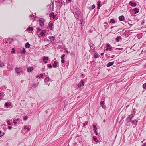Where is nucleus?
Instances as JSON below:
<instances>
[{
	"label": "nucleus",
	"instance_id": "obj_1",
	"mask_svg": "<svg viewBox=\"0 0 146 146\" xmlns=\"http://www.w3.org/2000/svg\"><path fill=\"white\" fill-rule=\"evenodd\" d=\"M73 13L77 20L78 19H82V18L83 17L80 11L78 9L73 8Z\"/></svg>",
	"mask_w": 146,
	"mask_h": 146
},
{
	"label": "nucleus",
	"instance_id": "obj_2",
	"mask_svg": "<svg viewBox=\"0 0 146 146\" xmlns=\"http://www.w3.org/2000/svg\"><path fill=\"white\" fill-rule=\"evenodd\" d=\"M40 25L41 27H43L44 25L45 20L43 18H40L38 20Z\"/></svg>",
	"mask_w": 146,
	"mask_h": 146
},
{
	"label": "nucleus",
	"instance_id": "obj_3",
	"mask_svg": "<svg viewBox=\"0 0 146 146\" xmlns=\"http://www.w3.org/2000/svg\"><path fill=\"white\" fill-rule=\"evenodd\" d=\"M134 117L133 114H131L126 119V121L127 123L131 122L132 118Z\"/></svg>",
	"mask_w": 146,
	"mask_h": 146
},
{
	"label": "nucleus",
	"instance_id": "obj_4",
	"mask_svg": "<svg viewBox=\"0 0 146 146\" xmlns=\"http://www.w3.org/2000/svg\"><path fill=\"white\" fill-rule=\"evenodd\" d=\"M131 122L132 124L133 127V128H135L136 127V126L137 123L138 121L136 120H132L131 121Z\"/></svg>",
	"mask_w": 146,
	"mask_h": 146
},
{
	"label": "nucleus",
	"instance_id": "obj_5",
	"mask_svg": "<svg viewBox=\"0 0 146 146\" xmlns=\"http://www.w3.org/2000/svg\"><path fill=\"white\" fill-rule=\"evenodd\" d=\"M49 38L50 39V41L52 42L53 44H55V38L54 37L52 36H49Z\"/></svg>",
	"mask_w": 146,
	"mask_h": 146
},
{
	"label": "nucleus",
	"instance_id": "obj_6",
	"mask_svg": "<svg viewBox=\"0 0 146 146\" xmlns=\"http://www.w3.org/2000/svg\"><path fill=\"white\" fill-rule=\"evenodd\" d=\"M93 56L96 59L100 57V56L99 55L97 52L96 51L94 52Z\"/></svg>",
	"mask_w": 146,
	"mask_h": 146
},
{
	"label": "nucleus",
	"instance_id": "obj_7",
	"mask_svg": "<svg viewBox=\"0 0 146 146\" xmlns=\"http://www.w3.org/2000/svg\"><path fill=\"white\" fill-rule=\"evenodd\" d=\"M15 71L18 74H19L21 72V68H17L15 69Z\"/></svg>",
	"mask_w": 146,
	"mask_h": 146
},
{
	"label": "nucleus",
	"instance_id": "obj_8",
	"mask_svg": "<svg viewBox=\"0 0 146 146\" xmlns=\"http://www.w3.org/2000/svg\"><path fill=\"white\" fill-rule=\"evenodd\" d=\"M129 4L132 7H135L136 6L137 4L135 2L130 1L129 2Z\"/></svg>",
	"mask_w": 146,
	"mask_h": 146
},
{
	"label": "nucleus",
	"instance_id": "obj_9",
	"mask_svg": "<svg viewBox=\"0 0 146 146\" xmlns=\"http://www.w3.org/2000/svg\"><path fill=\"white\" fill-rule=\"evenodd\" d=\"M93 130L94 131V133H95V134L96 135H98V133L97 132V131H96V130H97V128L96 127V125L94 124L93 125Z\"/></svg>",
	"mask_w": 146,
	"mask_h": 146
},
{
	"label": "nucleus",
	"instance_id": "obj_10",
	"mask_svg": "<svg viewBox=\"0 0 146 146\" xmlns=\"http://www.w3.org/2000/svg\"><path fill=\"white\" fill-rule=\"evenodd\" d=\"M53 24L51 22H50L48 24V27L50 30H52L54 27L53 26Z\"/></svg>",
	"mask_w": 146,
	"mask_h": 146
},
{
	"label": "nucleus",
	"instance_id": "obj_11",
	"mask_svg": "<svg viewBox=\"0 0 146 146\" xmlns=\"http://www.w3.org/2000/svg\"><path fill=\"white\" fill-rule=\"evenodd\" d=\"M84 83L83 80H81L80 82V83L78 85V87L79 88L81 87L82 86H84Z\"/></svg>",
	"mask_w": 146,
	"mask_h": 146
},
{
	"label": "nucleus",
	"instance_id": "obj_12",
	"mask_svg": "<svg viewBox=\"0 0 146 146\" xmlns=\"http://www.w3.org/2000/svg\"><path fill=\"white\" fill-rule=\"evenodd\" d=\"M46 31L45 30H43L40 33L39 35L42 36H44L45 35V33Z\"/></svg>",
	"mask_w": 146,
	"mask_h": 146
},
{
	"label": "nucleus",
	"instance_id": "obj_13",
	"mask_svg": "<svg viewBox=\"0 0 146 146\" xmlns=\"http://www.w3.org/2000/svg\"><path fill=\"white\" fill-rule=\"evenodd\" d=\"M114 64V62H109L107 64L106 66L107 67H109L110 66H112V65H113Z\"/></svg>",
	"mask_w": 146,
	"mask_h": 146
},
{
	"label": "nucleus",
	"instance_id": "obj_14",
	"mask_svg": "<svg viewBox=\"0 0 146 146\" xmlns=\"http://www.w3.org/2000/svg\"><path fill=\"white\" fill-rule=\"evenodd\" d=\"M78 20L79 21H80V22L81 25L82 26H83V25L84 24V22H83V17L81 19H78Z\"/></svg>",
	"mask_w": 146,
	"mask_h": 146
},
{
	"label": "nucleus",
	"instance_id": "obj_15",
	"mask_svg": "<svg viewBox=\"0 0 146 146\" xmlns=\"http://www.w3.org/2000/svg\"><path fill=\"white\" fill-rule=\"evenodd\" d=\"M119 19L120 21H123L125 19V17L123 15L120 16L119 17Z\"/></svg>",
	"mask_w": 146,
	"mask_h": 146
},
{
	"label": "nucleus",
	"instance_id": "obj_16",
	"mask_svg": "<svg viewBox=\"0 0 146 146\" xmlns=\"http://www.w3.org/2000/svg\"><path fill=\"white\" fill-rule=\"evenodd\" d=\"M48 59V57H43V62L45 63H47V61H45V60H47Z\"/></svg>",
	"mask_w": 146,
	"mask_h": 146
},
{
	"label": "nucleus",
	"instance_id": "obj_17",
	"mask_svg": "<svg viewBox=\"0 0 146 146\" xmlns=\"http://www.w3.org/2000/svg\"><path fill=\"white\" fill-rule=\"evenodd\" d=\"M39 83H34L32 85V86L33 88H35L36 87H37Z\"/></svg>",
	"mask_w": 146,
	"mask_h": 146
},
{
	"label": "nucleus",
	"instance_id": "obj_18",
	"mask_svg": "<svg viewBox=\"0 0 146 146\" xmlns=\"http://www.w3.org/2000/svg\"><path fill=\"white\" fill-rule=\"evenodd\" d=\"M111 45L109 44H108L106 45L107 49H109V50H111V48H112V47H110Z\"/></svg>",
	"mask_w": 146,
	"mask_h": 146
},
{
	"label": "nucleus",
	"instance_id": "obj_19",
	"mask_svg": "<svg viewBox=\"0 0 146 146\" xmlns=\"http://www.w3.org/2000/svg\"><path fill=\"white\" fill-rule=\"evenodd\" d=\"M33 68L32 67L30 68H27V71L29 72H31L33 70Z\"/></svg>",
	"mask_w": 146,
	"mask_h": 146
},
{
	"label": "nucleus",
	"instance_id": "obj_20",
	"mask_svg": "<svg viewBox=\"0 0 146 146\" xmlns=\"http://www.w3.org/2000/svg\"><path fill=\"white\" fill-rule=\"evenodd\" d=\"M101 3V1H98L97 2V8L98 9H99L101 6V5L100 4V3Z\"/></svg>",
	"mask_w": 146,
	"mask_h": 146
},
{
	"label": "nucleus",
	"instance_id": "obj_21",
	"mask_svg": "<svg viewBox=\"0 0 146 146\" xmlns=\"http://www.w3.org/2000/svg\"><path fill=\"white\" fill-rule=\"evenodd\" d=\"M58 62L56 61H54L53 64V66L54 68H56L57 67Z\"/></svg>",
	"mask_w": 146,
	"mask_h": 146
},
{
	"label": "nucleus",
	"instance_id": "obj_22",
	"mask_svg": "<svg viewBox=\"0 0 146 146\" xmlns=\"http://www.w3.org/2000/svg\"><path fill=\"white\" fill-rule=\"evenodd\" d=\"M135 14H136L139 12V10L138 8H135L133 10Z\"/></svg>",
	"mask_w": 146,
	"mask_h": 146
},
{
	"label": "nucleus",
	"instance_id": "obj_23",
	"mask_svg": "<svg viewBox=\"0 0 146 146\" xmlns=\"http://www.w3.org/2000/svg\"><path fill=\"white\" fill-rule=\"evenodd\" d=\"M20 119L19 118H17V119H14L13 120V123L15 124H16L18 121H19Z\"/></svg>",
	"mask_w": 146,
	"mask_h": 146
},
{
	"label": "nucleus",
	"instance_id": "obj_24",
	"mask_svg": "<svg viewBox=\"0 0 146 146\" xmlns=\"http://www.w3.org/2000/svg\"><path fill=\"white\" fill-rule=\"evenodd\" d=\"M5 106L7 108H8L11 106V104L8 102H6L5 104Z\"/></svg>",
	"mask_w": 146,
	"mask_h": 146
},
{
	"label": "nucleus",
	"instance_id": "obj_25",
	"mask_svg": "<svg viewBox=\"0 0 146 146\" xmlns=\"http://www.w3.org/2000/svg\"><path fill=\"white\" fill-rule=\"evenodd\" d=\"M30 46V45L28 42H27L25 45V47L27 48H29Z\"/></svg>",
	"mask_w": 146,
	"mask_h": 146
},
{
	"label": "nucleus",
	"instance_id": "obj_26",
	"mask_svg": "<svg viewBox=\"0 0 146 146\" xmlns=\"http://www.w3.org/2000/svg\"><path fill=\"white\" fill-rule=\"evenodd\" d=\"M93 140H94L96 143H98L99 142V141L97 140V138L96 136H93Z\"/></svg>",
	"mask_w": 146,
	"mask_h": 146
},
{
	"label": "nucleus",
	"instance_id": "obj_27",
	"mask_svg": "<svg viewBox=\"0 0 146 146\" xmlns=\"http://www.w3.org/2000/svg\"><path fill=\"white\" fill-rule=\"evenodd\" d=\"M121 38V36H119L116 38V40L117 42H118L119 41V40Z\"/></svg>",
	"mask_w": 146,
	"mask_h": 146
},
{
	"label": "nucleus",
	"instance_id": "obj_28",
	"mask_svg": "<svg viewBox=\"0 0 146 146\" xmlns=\"http://www.w3.org/2000/svg\"><path fill=\"white\" fill-rule=\"evenodd\" d=\"M43 76V75L42 74H40V76H36V78H42Z\"/></svg>",
	"mask_w": 146,
	"mask_h": 146
},
{
	"label": "nucleus",
	"instance_id": "obj_29",
	"mask_svg": "<svg viewBox=\"0 0 146 146\" xmlns=\"http://www.w3.org/2000/svg\"><path fill=\"white\" fill-rule=\"evenodd\" d=\"M56 2L57 3H58L59 4L58 5H59L60 6V7H61L63 5V2L62 1L61 3L57 1H56Z\"/></svg>",
	"mask_w": 146,
	"mask_h": 146
},
{
	"label": "nucleus",
	"instance_id": "obj_30",
	"mask_svg": "<svg viewBox=\"0 0 146 146\" xmlns=\"http://www.w3.org/2000/svg\"><path fill=\"white\" fill-rule=\"evenodd\" d=\"M24 129H27L28 131H29L30 130V129L27 126L25 125L24 126Z\"/></svg>",
	"mask_w": 146,
	"mask_h": 146
},
{
	"label": "nucleus",
	"instance_id": "obj_31",
	"mask_svg": "<svg viewBox=\"0 0 146 146\" xmlns=\"http://www.w3.org/2000/svg\"><path fill=\"white\" fill-rule=\"evenodd\" d=\"M110 23H115V21L113 19H111L110 20Z\"/></svg>",
	"mask_w": 146,
	"mask_h": 146
},
{
	"label": "nucleus",
	"instance_id": "obj_32",
	"mask_svg": "<svg viewBox=\"0 0 146 146\" xmlns=\"http://www.w3.org/2000/svg\"><path fill=\"white\" fill-rule=\"evenodd\" d=\"M27 30L29 31H32L33 30V27H29L27 29Z\"/></svg>",
	"mask_w": 146,
	"mask_h": 146
},
{
	"label": "nucleus",
	"instance_id": "obj_33",
	"mask_svg": "<svg viewBox=\"0 0 146 146\" xmlns=\"http://www.w3.org/2000/svg\"><path fill=\"white\" fill-rule=\"evenodd\" d=\"M51 15H52V18H55V15H54V13H50V17H51Z\"/></svg>",
	"mask_w": 146,
	"mask_h": 146
},
{
	"label": "nucleus",
	"instance_id": "obj_34",
	"mask_svg": "<svg viewBox=\"0 0 146 146\" xmlns=\"http://www.w3.org/2000/svg\"><path fill=\"white\" fill-rule=\"evenodd\" d=\"M25 52L26 50L24 48H23V50L21 52V53L24 54L25 53Z\"/></svg>",
	"mask_w": 146,
	"mask_h": 146
},
{
	"label": "nucleus",
	"instance_id": "obj_35",
	"mask_svg": "<svg viewBox=\"0 0 146 146\" xmlns=\"http://www.w3.org/2000/svg\"><path fill=\"white\" fill-rule=\"evenodd\" d=\"M45 80H47L48 81H50V79L48 77H47L45 78V79L44 80V81L45 82H46Z\"/></svg>",
	"mask_w": 146,
	"mask_h": 146
},
{
	"label": "nucleus",
	"instance_id": "obj_36",
	"mask_svg": "<svg viewBox=\"0 0 146 146\" xmlns=\"http://www.w3.org/2000/svg\"><path fill=\"white\" fill-rule=\"evenodd\" d=\"M5 65L3 63H0V68H1L3 67Z\"/></svg>",
	"mask_w": 146,
	"mask_h": 146
},
{
	"label": "nucleus",
	"instance_id": "obj_37",
	"mask_svg": "<svg viewBox=\"0 0 146 146\" xmlns=\"http://www.w3.org/2000/svg\"><path fill=\"white\" fill-rule=\"evenodd\" d=\"M143 87L144 89H146V83H145L143 84Z\"/></svg>",
	"mask_w": 146,
	"mask_h": 146
},
{
	"label": "nucleus",
	"instance_id": "obj_38",
	"mask_svg": "<svg viewBox=\"0 0 146 146\" xmlns=\"http://www.w3.org/2000/svg\"><path fill=\"white\" fill-rule=\"evenodd\" d=\"M104 101H101L100 102V105H101V106L102 105H104Z\"/></svg>",
	"mask_w": 146,
	"mask_h": 146
},
{
	"label": "nucleus",
	"instance_id": "obj_39",
	"mask_svg": "<svg viewBox=\"0 0 146 146\" xmlns=\"http://www.w3.org/2000/svg\"><path fill=\"white\" fill-rule=\"evenodd\" d=\"M48 67L49 68H52V66L50 64H48Z\"/></svg>",
	"mask_w": 146,
	"mask_h": 146
},
{
	"label": "nucleus",
	"instance_id": "obj_40",
	"mask_svg": "<svg viewBox=\"0 0 146 146\" xmlns=\"http://www.w3.org/2000/svg\"><path fill=\"white\" fill-rule=\"evenodd\" d=\"M15 52V50L14 48L12 49V50L11 52V53L12 54H13Z\"/></svg>",
	"mask_w": 146,
	"mask_h": 146
},
{
	"label": "nucleus",
	"instance_id": "obj_41",
	"mask_svg": "<svg viewBox=\"0 0 146 146\" xmlns=\"http://www.w3.org/2000/svg\"><path fill=\"white\" fill-rule=\"evenodd\" d=\"M102 108L104 109H105L106 108V107L104 105H102L101 106Z\"/></svg>",
	"mask_w": 146,
	"mask_h": 146
},
{
	"label": "nucleus",
	"instance_id": "obj_42",
	"mask_svg": "<svg viewBox=\"0 0 146 146\" xmlns=\"http://www.w3.org/2000/svg\"><path fill=\"white\" fill-rule=\"evenodd\" d=\"M123 48H116V50H123Z\"/></svg>",
	"mask_w": 146,
	"mask_h": 146
},
{
	"label": "nucleus",
	"instance_id": "obj_43",
	"mask_svg": "<svg viewBox=\"0 0 146 146\" xmlns=\"http://www.w3.org/2000/svg\"><path fill=\"white\" fill-rule=\"evenodd\" d=\"M7 123L8 125H11V124L10 123V121L9 120H8L7 121Z\"/></svg>",
	"mask_w": 146,
	"mask_h": 146
},
{
	"label": "nucleus",
	"instance_id": "obj_44",
	"mask_svg": "<svg viewBox=\"0 0 146 146\" xmlns=\"http://www.w3.org/2000/svg\"><path fill=\"white\" fill-rule=\"evenodd\" d=\"M65 56V54H64L62 55L61 57V59H63V58Z\"/></svg>",
	"mask_w": 146,
	"mask_h": 146
},
{
	"label": "nucleus",
	"instance_id": "obj_45",
	"mask_svg": "<svg viewBox=\"0 0 146 146\" xmlns=\"http://www.w3.org/2000/svg\"><path fill=\"white\" fill-rule=\"evenodd\" d=\"M27 118H28V117H27V116H25V117L23 118V119H24V120H27Z\"/></svg>",
	"mask_w": 146,
	"mask_h": 146
},
{
	"label": "nucleus",
	"instance_id": "obj_46",
	"mask_svg": "<svg viewBox=\"0 0 146 146\" xmlns=\"http://www.w3.org/2000/svg\"><path fill=\"white\" fill-rule=\"evenodd\" d=\"M92 48H93L94 49L95 48V46L94 45L92 44Z\"/></svg>",
	"mask_w": 146,
	"mask_h": 146
},
{
	"label": "nucleus",
	"instance_id": "obj_47",
	"mask_svg": "<svg viewBox=\"0 0 146 146\" xmlns=\"http://www.w3.org/2000/svg\"><path fill=\"white\" fill-rule=\"evenodd\" d=\"M95 7V5L93 4L92 5V9H94Z\"/></svg>",
	"mask_w": 146,
	"mask_h": 146
},
{
	"label": "nucleus",
	"instance_id": "obj_48",
	"mask_svg": "<svg viewBox=\"0 0 146 146\" xmlns=\"http://www.w3.org/2000/svg\"><path fill=\"white\" fill-rule=\"evenodd\" d=\"M4 134V133H3L1 132L0 131V135L1 136H3Z\"/></svg>",
	"mask_w": 146,
	"mask_h": 146
},
{
	"label": "nucleus",
	"instance_id": "obj_49",
	"mask_svg": "<svg viewBox=\"0 0 146 146\" xmlns=\"http://www.w3.org/2000/svg\"><path fill=\"white\" fill-rule=\"evenodd\" d=\"M72 0H66V1L67 2V3H69L71 2Z\"/></svg>",
	"mask_w": 146,
	"mask_h": 146
},
{
	"label": "nucleus",
	"instance_id": "obj_50",
	"mask_svg": "<svg viewBox=\"0 0 146 146\" xmlns=\"http://www.w3.org/2000/svg\"><path fill=\"white\" fill-rule=\"evenodd\" d=\"M86 123H84L82 124V125L84 127L86 125Z\"/></svg>",
	"mask_w": 146,
	"mask_h": 146
},
{
	"label": "nucleus",
	"instance_id": "obj_51",
	"mask_svg": "<svg viewBox=\"0 0 146 146\" xmlns=\"http://www.w3.org/2000/svg\"><path fill=\"white\" fill-rule=\"evenodd\" d=\"M61 62L62 63H64L65 61H64V59H62Z\"/></svg>",
	"mask_w": 146,
	"mask_h": 146
},
{
	"label": "nucleus",
	"instance_id": "obj_52",
	"mask_svg": "<svg viewBox=\"0 0 146 146\" xmlns=\"http://www.w3.org/2000/svg\"><path fill=\"white\" fill-rule=\"evenodd\" d=\"M37 30L38 31H41V29L39 28H37Z\"/></svg>",
	"mask_w": 146,
	"mask_h": 146
},
{
	"label": "nucleus",
	"instance_id": "obj_53",
	"mask_svg": "<svg viewBox=\"0 0 146 146\" xmlns=\"http://www.w3.org/2000/svg\"><path fill=\"white\" fill-rule=\"evenodd\" d=\"M142 146H146V142Z\"/></svg>",
	"mask_w": 146,
	"mask_h": 146
},
{
	"label": "nucleus",
	"instance_id": "obj_54",
	"mask_svg": "<svg viewBox=\"0 0 146 146\" xmlns=\"http://www.w3.org/2000/svg\"><path fill=\"white\" fill-rule=\"evenodd\" d=\"M8 128L9 129H11L12 128V127L11 126H8Z\"/></svg>",
	"mask_w": 146,
	"mask_h": 146
},
{
	"label": "nucleus",
	"instance_id": "obj_55",
	"mask_svg": "<svg viewBox=\"0 0 146 146\" xmlns=\"http://www.w3.org/2000/svg\"><path fill=\"white\" fill-rule=\"evenodd\" d=\"M135 109H134L133 110V113L134 114H135Z\"/></svg>",
	"mask_w": 146,
	"mask_h": 146
},
{
	"label": "nucleus",
	"instance_id": "obj_56",
	"mask_svg": "<svg viewBox=\"0 0 146 146\" xmlns=\"http://www.w3.org/2000/svg\"><path fill=\"white\" fill-rule=\"evenodd\" d=\"M50 84V83H49V84H48V83H47V82H46V83L45 84H46V85H48V86H49V85Z\"/></svg>",
	"mask_w": 146,
	"mask_h": 146
},
{
	"label": "nucleus",
	"instance_id": "obj_57",
	"mask_svg": "<svg viewBox=\"0 0 146 146\" xmlns=\"http://www.w3.org/2000/svg\"><path fill=\"white\" fill-rule=\"evenodd\" d=\"M66 52L67 53V54H68V51H67V50H66Z\"/></svg>",
	"mask_w": 146,
	"mask_h": 146
},
{
	"label": "nucleus",
	"instance_id": "obj_58",
	"mask_svg": "<svg viewBox=\"0 0 146 146\" xmlns=\"http://www.w3.org/2000/svg\"><path fill=\"white\" fill-rule=\"evenodd\" d=\"M114 56H115V55H113L111 56V58H113V57H114Z\"/></svg>",
	"mask_w": 146,
	"mask_h": 146
},
{
	"label": "nucleus",
	"instance_id": "obj_59",
	"mask_svg": "<svg viewBox=\"0 0 146 146\" xmlns=\"http://www.w3.org/2000/svg\"><path fill=\"white\" fill-rule=\"evenodd\" d=\"M104 54V53H101L100 54H101V55H103V54Z\"/></svg>",
	"mask_w": 146,
	"mask_h": 146
},
{
	"label": "nucleus",
	"instance_id": "obj_60",
	"mask_svg": "<svg viewBox=\"0 0 146 146\" xmlns=\"http://www.w3.org/2000/svg\"><path fill=\"white\" fill-rule=\"evenodd\" d=\"M144 23V21H142V25L143 23Z\"/></svg>",
	"mask_w": 146,
	"mask_h": 146
},
{
	"label": "nucleus",
	"instance_id": "obj_61",
	"mask_svg": "<svg viewBox=\"0 0 146 146\" xmlns=\"http://www.w3.org/2000/svg\"><path fill=\"white\" fill-rule=\"evenodd\" d=\"M46 41H49V40L48 39H47L46 40Z\"/></svg>",
	"mask_w": 146,
	"mask_h": 146
},
{
	"label": "nucleus",
	"instance_id": "obj_62",
	"mask_svg": "<svg viewBox=\"0 0 146 146\" xmlns=\"http://www.w3.org/2000/svg\"><path fill=\"white\" fill-rule=\"evenodd\" d=\"M105 121H105V120H103V122H105Z\"/></svg>",
	"mask_w": 146,
	"mask_h": 146
},
{
	"label": "nucleus",
	"instance_id": "obj_63",
	"mask_svg": "<svg viewBox=\"0 0 146 146\" xmlns=\"http://www.w3.org/2000/svg\"><path fill=\"white\" fill-rule=\"evenodd\" d=\"M90 48H91V46L90 45Z\"/></svg>",
	"mask_w": 146,
	"mask_h": 146
},
{
	"label": "nucleus",
	"instance_id": "obj_64",
	"mask_svg": "<svg viewBox=\"0 0 146 146\" xmlns=\"http://www.w3.org/2000/svg\"><path fill=\"white\" fill-rule=\"evenodd\" d=\"M1 100V98H0V100Z\"/></svg>",
	"mask_w": 146,
	"mask_h": 146
}]
</instances>
